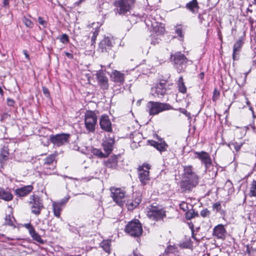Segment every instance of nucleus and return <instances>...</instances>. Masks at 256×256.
Here are the masks:
<instances>
[{
	"mask_svg": "<svg viewBox=\"0 0 256 256\" xmlns=\"http://www.w3.org/2000/svg\"><path fill=\"white\" fill-rule=\"evenodd\" d=\"M14 100L10 98H8L7 99V104L8 106H14Z\"/></svg>",
	"mask_w": 256,
	"mask_h": 256,
	"instance_id": "nucleus-55",
	"label": "nucleus"
},
{
	"mask_svg": "<svg viewBox=\"0 0 256 256\" xmlns=\"http://www.w3.org/2000/svg\"><path fill=\"white\" fill-rule=\"evenodd\" d=\"M142 201V194L140 193H136L134 196V200L128 205L132 209L136 207Z\"/></svg>",
	"mask_w": 256,
	"mask_h": 256,
	"instance_id": "nucleus-26",
	"label": "nucleus"
},
{
	"mask_svg": "<svg viewBox=\"0 0 256 256\" xmlns=\"http://www.w3.org/2000/svg\"><path fill=\"white\" fill-rule=\"evenodd\" d=\"M178 110L182 114H185L189 119L190 118V114L188 112V111L184 109V108H180L178 109Z\"/></svg>",
	"mask_w": 256,
	"mask_h": 256,
	"instance_id": "nucleus-50",
	"label": "nucleus"
},
{
	"mask_svg": "<svg viewBox=\"0 0 256 256\" xmlns=\"http://www.w3.org/2000/svg\"><path fill=\"white\" fill-rule=\"evenodd\" d=\"M226 234V229L222 224L215 226L213 230V235L219 239H224Z\"/></svg>",
	"mask_w": 256,
	"mask_h": 256,
	"instance_id": "nucleus-20",
	"label": "nucleus"
},
{
	"mask_svg": "<svg viewBox=\"0 0 256 256\" xmlns=\"http://www.w3.org/2000/svg\"><path fill=\"white\" fill-rule=\"evenodd\" d=\"M184 178L198 180V176L192 171V166H184Z\"/></svg>",
	"mask_w": 256,
	"mask_h": 256,
	"instance_id": "nucleus-18",
	"label": "nucleus"
},
{
	"mask_svg": "<svg viewBox=\"0 0 256 256\" xmlns=\"http://www.w3.org/2000/svg\"><path fill=\"white\" fill-rule=\"evenodd\" d=\"M97 124V116L93 111L88 110L85 114L84 124L88 132H94Z\"/></svg>",
	"mask_w": 256,
	"mask_h": 256,
	"instance_id": "nucleus-5",
	"label": "nucleus"
},
{
	"mask_svg": "<svg viewBox=\"0 0 256 256\" xmlns=\"http://www.w3.org/2000/svg\"><path fill=\"white\" fill-rule=\"evenodd\" d=\"M182 26L181 25H177L175 27V32L178 34V36L182 38L183 37V34L182 33Z\"/></svg>",
	"mask_w": 256,
	"mask_h": 256,
	"instance_id": "nucleus-42",
	"label": "nucleus"
},
{
	"mask_svg": "<svg viewBox=\"0 0 256 256\" xmlns=\"http://www.w3.org/2000/svg\"><path fill=\"white\" fill-rule=\"evenodd\" d=\"M252 250L251 248H250L248 246H246V252L248 254H250L251 251Z\"/></svg>",
	"mask_w": 256,
	"mask_h": 256,
	"instance_id": "nucleus-62",
	"label": "nucleus"
},
{
	"mask_svg": "<svg viewBox=\"0 0 256 256\" xmlns=\"http://www.w3.org/2000/svg\"><path fill=\"white\" fill-rule=\"evenodd\" d=\"M178 90L180 92L185 94L186 92V88L184 82L178 83Z\"/></svg>",
	"mask_w": 256,
	"mask_h": 256,
	"instance_id": "nucleus-41",
	"label": "nucleus"
},
{
	"mask_svg": "<svg viewBox=\"0 0 256 256\" xmlns=\"http://www.w3.org/2000/svg\"><path fill=\"white\" fill-rule=\"evenodd\" d=\"M219 94H220L219 92L215 90L214 92L213 100H214L215 97L218 96Z\"/></svg>",
	"mask_w": 256,
	"mask_h": 256,
	"instance_id": "nucleus-59",
	"label": "nucleus"
},
{
	"mask_svg": "<svg viewBox=\"0 0 256 256\" xmlns=\"http://www.w3.org/2000/svg\"><path fill=\"white\" fill-rule=\"evenodd\" d=\"M140 167L143 168L144 169L145 168H146V170H148L150 169V166L149 164H144L142 166Z\"/></svg>",
	"mask_w": 256,
	"mask_h": 256,
	"instance_id": "nucleus-58",
	"label": "nucleus"
},
{
	"mask_svg": "<svg viewBox=\"0 0 256 256\" xmlns=\"http://www.w3.org/2000/svg\"><path fill=\"white\" fill-rule=\"evenodd\" d=\"M12 198L13 196L10 192L0 188V198L5 201H10L12 199Z\"/></svg>",
	"mask_w": 256,
	"mask_h": 256,
	"instance_id": "nucleus-27",
	"label": "nucleus"
},
{
	"mask_svg": "<svg viewBox=\"0 0 256 256\" xmlns=\"http://www.w3.org/2000/svg\"><path fill=\"white\" fill-rule=\"evenodd\" d=\"M180 208L184 211H186L188 210V206L186 202H182L180 204Z\"/></svg>",
	"mask_w": 256,
	"mask_h": 256,
	"instance_id": "nucleus-51",
	"label": "nucleus"
},
{
	"mask_svg": "<svg viewBox=\"0 0 256 256\" xmlns=\"http://www.w3.org/2000/svg\"><path fill=\"white\" fill-rule=\"evenodd\" d=\"M56 155L54 154H51L48 155L45 159H44V162L43 166H48L50 164H56Z\"/></svg>",
	"mask_w": 256,
	"mask_h": 256,
	"instance_id": "nucleus-28",
	"label": "nucleus"
},
{
	"mask_svg": "<svg viewBox=\"0 0 256 256\" xmlns=\"http://www.w3.org/2000/svg\"><path fill=\"white\" fill-rule=\"evenodd\" d=\"M170 58L178 72L180 73L184 71L188 62V60L184 54L178 52L172 54Z\"/></svg>",
	"mask_w": 256,
	"mask_h": 256,
	"instance_id": "nucleus-3",
	"label": "nucleus"
},
{
	"mask_svg": "<svg viewBox=\"0 0 256 256\" xmlns=\"http://www.w3.org/2000/svg\"><path fill=\"white\" fill-rule=\"evenodd\" d=\"M22 22L25 24V26L29 28H32L34 26V23L28 18L24 16L22 18Z\"/></svg>",
	"mask_w": 256,
	"mask_h": 256,
	"instance_id": "nucleus-38",
	"label": "nucleus"
},
{
	"mask_svg": "<svg viewBox=\"0 0 256 256\" xmlns=\"http://www.w3.org/2000/svg\"><path fill=\"white\" fill-rule=\"evenodd\" d=\"M138 170V178L140 182L143 185L147 184L150 180L149 171L144 170L143 168L139 167Z\"/></svg>",
	"mask_w": 256,
	"mask_h": 256,
	"instance_id": "nucleus-17",
	"label": "nucleus"
},
{
	"mask_svg": "<svg viewBox=\"0 0 256 256\" xmlns=\"http://www.w3.org/2000/svg\"><path fill=\"white\" fill-rule=\"evenodd\" d=\"M192 242L190 238L183 242L180 244V246L182 248H190L192 246Z\"/></svg>",
	"mask_w": 256,
	"mask_h": 256,
	"instance_id": "nucleus-37",
	"label": "nucleus"
},
{
	"mask_svg": "<svg viewBox=\"0 0 256 256\" xmlns=\"http://www.w3.org/2000/svg\"><path fill=\"white\" fill-rule=\"evenodd\" d=\"M198 180L184 178L180 182V187L183 192H190L198 184Z\"/></svg>",
	"mask_w": 256,
	"mask_h": 256,
	"instance_id": "nucleus-12",
	"label": "nucleus"
},
{
	"mask_svg": "<svg viewBox=\"0 0 256 256\" xmlns=\"http://www.w3.org/2000/svg\"><path fill=\"white\" fill-rule=\"evenodd\" d=\"M186 8L189 10L190 12H194L196 10H198V3L197 0H192L186 4Z\"/></svg>",
	"mask_w": 256,
	"mask_h": 256,
	"instance_id": "nucleus-29",
	"label": "nucleus"
},
{
	"mask_svg": "<svg viewBox=\"0 0 256 256\" xmlns=\"http://www.w3.org/2000/svg\"><path fill=\"white\" fill-rule=\"evenodd\" d=\"M147 216L150 218L158 221L166 216V212L162 208L151 206L148 210Z\"/></svg>",
	"mask_w": 256,
	"mask_h": 256,
	"instance_id": "nucleus-9",
	"label": "nucleus"
},
{
	"mask_svg": "<svg viewBox=\"0 0 256 256\" xmlns=\"http://www.w3.org/2000/svg\"><path fill=\"white\" fill-rule=\"evenodd\" d=\"M28 204L30 206L32 212L36 216L40 214L42 210L44 208L42 200L38 196H30Z\"/></svg>",
	"mask_w": 256,
	"mask_h": 256,
	"instance_id": "nucleus-6",
	"label": "nucleus"
},
{
	"mask_svg": "<svg viewBox=\"0 0 256 256\" xmlns=\"http://www.w3.org/2000/svg\"><path fill=\"white\" fill-rule=\"evenodd\" d=\"M12 0H3L2 2V6L8 8H9L10 5L9 2L10 1H12Z\"/></svg>",
	"mask_w": 256,
	"mask_h": 256,
	"instance_id": "nucleus-54",
	"label": "nucleus"
},
{
	"mask_svg": "<svg viewBox=\"0 0 256 256\" xmlns=\"http://www.w3.org/2000/svg\"><path fill=\"white\" fill-rule=\"evenodd\" d=\"M212 208L213 210H216V212H218L221 208V204L220 202H215L212 204Z\"/></svg>",
	"mask_w": 256,
	"mask_h": 256,
	"instance_id": "nucleus-46",
	"label": "nucleus"
},
{
	"mask_svg": "<svg viewBox=\"0 0 256 256\" xmlns=\"http://www.w3.org/2000/svg\"><path fill=\"white\" fill-rule=\"evenodd\" d=\"M58 38H59L60 42L64 44H66L69 42V38L66 34H62V36L58 37Z\"/></svg>",
	"mask_w": 256,
	"mask_h": 256,
	"instance_id": "nucleus-39",
	"label": "nucleus"
},
{
	"mask_svg": "<svg viewBox=\"0 0 256 256\" xmlns=\"http://www.w3.org/2000/svg\"><path fill=\"white\" fill-rule=\"evenodd\" d=\"M52 208L54 215L58 218H60L62 206H60V204H57L56 202H54L52 203Z\"/></svg>",
	"mask_w": 256,
	"mask_h": 256,
	"instance_id": "nucleus-30",
	"label": "nucleus"
},
{
	"mask_svg": "<svg viewBox=\"0 0 256 256\" xmlns=\"http://www.w3.org/2000/svg\"><path fill=\"white\" fill-rule=\"evenodd\" d=\"M66 56L70 59H72L74 58L73 55L68 52H64Z\"/></svg>",
	"mask_w": 256,
	"mask_h": 256,
	"instance_id": "nucleus-57",
	"label": "nucleus"
},
{
	"mask_svg": "<svg viewBox=\"0 0 256 256\" xmlns=\"http://www.w3.org/2000/svg\"><path fill=\"white\" fill-rule=\"evenodd\" d=\"M200 214L202 217L205 218L210 216V212L207 208H204L200 212Z\"/></svg>",
	"mask_w": 256,
	"mask_h": 256,
	"instance_id": "nucleus-45",
	"label": "nucleus"
},
{
	"mask_svg": "<svg viewBox=\"0 0 256 256\" xmlns=\"http://www.w3.org/2000/svg\"><path fill=\"white\" fill-rule=\"evenodd\" d=\"M135 0H115L114 4L116 12L120 16H128L130 14Z\"/></svg>",
	"mask_w": 256,
	"mask_h": 256,
	"instance_id": "nucleus-1",
	"label": "nucleus"
},
{
	"mask_svg": "<svg viewBox=\"0 0 256 256\" xmlns=\"http://www.w3.org/2000/svg\"><path fill=\"white\" fill-rule=\"evenodd\" d=\"M114 142V136H112L110 134L106 136L105 138L103 140L102 146L106 154L105 156L107 157L111 154L113 150Z\"/></svg>",
	"mask_w": 256,
	"mask_h": 256,
	"instance_id": "nucleus-10",
	"label": "nucleus"
},
{
	"mask_svg": "<svg viewBox=\"0 0 256 256\" xmlns=\"http://www.w3.org/2000/svg\"><path fill=\"white\" fill-rule=\"evenodd\" d=\"M177 252V248L174 246L170 245L166 249L164 254L168 256L171 254H175Z\"/></svg>",
	"mask_w": 256,
	"mask_h": 256,
	"instance_id": "nucleus-34",
	"label": "nucleus"
},
{
	"mask_svg": "<svg viewBox=\"0 0 256 256\" xmlns=\"http://www.w3.org/2000/svg\"><path fill=\"white\" fill-rule=\"evenodd\" d=\"M23 54H24V55L25 56V57L28 59V60H30V56H29V54H28L27 51L26 50H23Z\"/></svg>",
	"mask_w": 256,
	"mask_h": 256,
	"instance_id": "nucleus-61",
	"label": "nucleus"
},
{
	"mask_svg": "<svg viewBox=\"0 0 256 256\" xmlns=\"http://www.w3.org/2000/svg\"><path fill=\"white\" fill-rule=\"evenodd\" d=\"M113 200L120 206L124 205V192L120 189L116 188L114 192H112Z\"/></svg>",
	"mask_w": 256,
	"mask_h": 256,
	"instance_id": "nucleus-14",
	"label": "nucleus"
},
{
	"mask_svg": "<svg viewBox=\"0 0 256 256\" xmlns=\"http://www.w3.org/2000/svg\"><path fill=\"white\" fill-rule=\"evenodd\" d=\"M154 31L158 34H162L164 32V28L163 26H160L156 28V26L154 28Z\"/></svg>",
	"mask_w": 256,
	"mask_h": 256,
	"instance_id": "nucleus-49",
	"label": "nucleus"
},
{
	"mask_svg": "<svg viewBox=\"0 0 256 256\" xmlns=\"http://www.w3.org/2000/svg\"><path fill=\"white\" fill-rule=\"evenodd\" d=\"M24 227L28 230L29 234L34 230V226L30 223L25 224Z\"/></svg>",
	"mask_w": 256,
	"mask_h": 256,
	"instance_id": "nucleus-52",
	"label": "nucleus"
},
{
	"mask_svg": "<svg viewBox=\"0 0 256 256\" xmlns=\"http://www.w3.org/2000/svg\"><path fill=\"white\" fill-rule=\"evenodd\" d=\"M249 196H256V180H253L250 188Z\"/></svg>",
	"mask_w": 256,
	"mask_h": 256,
	"instance_id": "nucleus-35",
	"label": "nucleus"
},
{
	"mask_svg": "<svg viewBox=\"0 0 256 256\" xmlns=\"http://www.w3.org/2000/svg\"><path fill=\"white\" fill-rule=\"evenodd\" d=\"M130 256H143L140 254L138 253L134 250L132 254L130 255Z\"/></svg>",
	"mask_w": 256,
	"mask_h": 256,
	"instance_id": "nucleus-60",
	"label": "nucleus"
},
{
	"mask_svg": "<svg viewBox=\"0 0 256 256\" xmlns=\"http://www.w3.org/2000/svg\"><path fill=\"white\" fill-rule=\"evenodd\" d=\"M70 134L66 133H62L56 134H52L50 136V140L54 146H60L69 142Z\"/></svg>",
	"mask_w": 256,
	"mask_h": 256,
	"instance_id": "nucleus-7",
	"label": "nucleus"
},
{
	"mask_svg": "<svg viewBox=\"0 0 256 256\" xmlns=\"http://www.w3.org/2000/svg\"><path fill=\"white\" fill-rule=\"evenodd\" d=\"M70 198V196H67L64 198H62L60 202H57V204H60V206H62L63 205L65 204Z\"/></svg>",
	"mask_w": 256,
	"mask_h": 256,
	"instance_id": "nucleus-48",
	"label": "nucleus"
},
{
	"mask_svg": "<svg viewBox=\"0 0 256 256\" xmlns=\"http://www.w3.org/2000/svg\"><path fill=\"white\" fill-rule=\"evenodd\" d=\"M99 31L98 30H95L92 32V35L91 37V45L94 46L96 43V37L98 34Z\"/></svg>",
	"mask_w": 256,
	"mask_h": 256,
	"instance_id": "nucleus-40",
	"label": "nucleus"
},
{
	"mask_svg": "<svg viewBox=\"0 0 256 256\" xmlns=\"http://www.w3.org/2000/svg\"><path fill=\"white\" fill-rule=\"evenodd\" d=\"M110 240H104L100 244V246L107 253H110Z\"/></svg>",
	"mask_w": 256,
	"mask_h": 256,
	"instance_id": "nucleus-32",
	"label": "nucleus"
},
{
	"mask_svg": "<svg viewBox=\"0 0 256 256\" xmlns=\"http://www.w3.org/2000/svg\"><path fill=\"white\" fill-rule=\"evenodd\" d=\"M189 226H190V228L191 229L192 232L193 234L194 232V224H189Z\"/></svg>",
	"mask_w": 256,
	"mask_h": 256,
	"instance_id": "nucleus-64",
	"label": "nucleus"
},
{
	"mask_svg": "<svg viewBox=\"0 0 256 256\" xmlns=\"http://www.w3.org/2000/svg\"><path fill=\"white\" fill-rule=\"evenodd\" d=\"M100 128L107 132L112 131V122L108 116L106 115H102L100 120Z\"/></svg>",
	"mask_w": 256,
	"mask_h": 256,
	"instance_id": "nucleus-13",
	"label": "nucleus"
},
{
	"mask_svg": "<svg viewBox=\"0 0 256 256\" xmlns=\"http://www.w3.org/2000/svg\"><path fill=\"white\" fill-rule=\"evenodd\" d=\"M195 154L196 155V158L200 159L202 162L204 164L206 170L209 168L212 165V159L206 152L204 151L196 152Z\"/></svg>",
	"mask_w": 256,
	"mask_h": 256,
	"instance_id": "nucleus-11",
	"label": "nucleus"
},
{
	"mask_svg": "<svg viewBox=\"0 0 256 256\" xmlns=\"http://www.w3.org/2000/svg\"><path fill=\"white\" fill-rule=\"evenodd\" d=\"M243 44L244 42L242 40L240 39L234 44L232 52V59L234 60H236L238 59L239 52L241 50Z\"/></svg>",
	"mask_w": 256,
	"mask_h": 256,
	"instance_id": "nucleus-21",
	"label": "nucleus"
},
{
	"mask_svg": "<svg viewBox=\"0 0 256 256\" xmlns=\"http://www.w3.org/2000/svg\"><path fill=\"white\" fill-rule=\"evenodd\" d=\"M242 144H234V148L236 151H238L241 148Z\"/></svg>",
	"mask_w": 256,
	"mask_h": 256,
	"instance_id": "nucleus-56",
	"label": "nucleus"
},
{
	"mask_svg": "<svg viewBox=\"0 0 256 256\" xmlns=\"http://www.w3.org/2000/svg\"><path fill=\"white\" fill-rule=\"evenodd\" d=\"M198 214L197 212H195L193 209L188 210L186 213V218L187 220H191L195 216H198Z\"/></svg>",
	"mask_w": 256,
	"mask_h": 256,
	"instance_id": "nucleus-33",
	"label": "nucleus"
},
{
	"mask_svg": "<svg viewBox=\"0 0 256 256\" xmlns=\"http://www.w3.org/2000/svg\"><path fill=\"white\" fill-rule=\"evenodd\" d=\"M124 230L126 233L134 237L140 236L142 232V224L138 220L130 222L126 225Z\"/></svg>",
	"mask_w": 256,
	"mask_h": 256,
	"instance_id": "nucleus-4",
	"label": "nucleus"
},
{
	"mask_svg": "<svg viewBox=\"0 0 256 256\" xmlns=\"http://www.w3.org/2000/svg\"><path fill=\"white\" fill-rule=\"evenodd\" d=\"M172 109V106L167 103L150 101L146 104V111L150 116H154L164 111Z\"/></svg>",
	"mask_w": 256,
	"mask_h": 256,
	"instance_id": "nucleus-2",
	"label": "nucleus"
},
{
	"mask_svg": "<svg viewBox=\"0 0 256 256\" xmlns=\"http://www.w3.org/2000/svg\"><path fill=\"white\" fill-rule=\"evenodd\" d=\"M30 234L34 240L40 244H44V241L42 239L40 236L36 232L35 230L30 233Z\"/></svg>",
	"mask_w": 256,
	"mask_h": 256,
	"instance_id": "nucleus-31",
	"label": "nucleus"
},
{
	"mask_svg": "<svg viewBox=\"0 0 256 256\" xmlns=\"http://www.w3.org/2000/svg\"><path fill=\"white\" fill-rule=\"evenodd\" d=\"M111 78L114 82L121 84L124 82V74L114 70L111 74Z\"/></svg>",
	"mask_w": 256,
	"mask_h": 256,
	"instance_id": "nucleus-23",
	"label": "nucleus"
},
{
	"mask_svg": "<svg viewBox=\"0 0 256 256\" xmlns=\"http://www.w3.org/2000/svg\"><path fill=\"white\" fill-rule=\"evenodd\" d=\"M198 78H200L201 80H202L204 78V72H202L198 74Z\"/></svg>",
	"mask_w": 256,
	"mask_h": 256,
	"instance_id": "nucleus-63",
	"label": "nucleus"
},
{
	"mask_svg": "<svg viewBox=\"0 0 256 256\" xmlns=\"http://www.w3.org/2000/svg\"><path fill=\"white\" fill-rule=\"evenodd\" d=\"M38 21L40 24L42 25L44 28H46L47 26V22L44 20L41 16L38 18Z\"/></svg>",
	"mask_w": 256,
	"mask_h": 256,
	"instance_id": "nucleus-47",
	"label": "nucleus"
},
{
	"mask_svg": "<svg viewBox=\"0 0 256 256\" xmlns=\"http://www.w3.org/2000/svg\"><path fill=\"white\" fill-rule=\"evenodd\" d=\"M120 158V154L113 155L106 162V166L108 168H116L117 166L118 159Z\"/></svg>",
	"mask_w": 256,
	"mask_h": 256,
	"instance_id": "nucleus-24",
	"label": "nucleus"
},
{
	"mask_svg": "<svg viewBox=\"0 0 256 256\" xmlns=\"http://www.w3.org/2000/svg\"><path fill=\"white\" fill-rule=\"evenodd\" d=\"M33 190V186L32 185L26 186L15 190L16 194L20 197H24L28 196Z\"/></svg>",
	"mask_w": 256,
	"mask_h": 256,
	"instance_id": "nucleus-19",
	"label": "nucleus"
},
{
	"mask_svg": "<svg viewBox=\"0 0 256 256\" xmlns=\"http://www.w3.org/2000/svg\"><path fill=\"white\" fill-rule=\"evenodd\" d=\"M166 82L164 80L160 82L156 86L152 88V91H154L158 97L164 96L166 92Z\"/></svg>",
	"mask_w": 256,
	"mask_h": 256,
	"instance_id": "nucleus-16",
	"label": "nucleus"
},
{
	"mask_svg": "<svg viewBox=\"0 0 256 256\" xmlns=\"http://www.w3.org/2000/svg\"><path fill=\"white\" fill-rule=\"evenodd\" d=\"M96 76L100 88L103 90H107L108 88V78L105 74L102 72H98L96 73Z\"/></svg>",
	"mask_w": 256,
	"mask_h": 256,
	"instance_id": "nucleus-15",
	"label": "nucleus"
},
{
	"mask_svg": "<svg viewBox=\"0 0 256 256\" xmlns=\"http://www.w3.org/2000/svg\"><path fill=\"white\" fill-rule=\"evenodd\" d=\"M148 142L150 146L156 148L160 152L166 151V148L168 147V144L164 141L158 142L155 140H149Z\"/></svg>",
	"mask_w": 256,
	"mask_h": 256,
	"instance_id": "nucleus-22",
	"label": "nucleus"
},
{
	"mask_svg": "<svg viewBox=\"0 0 256 256\" xmlns=\"http://www.w3.org/2000/svg\"><path fill=\"white\" fill-rule=\"evenodd\" d=\"M56 164L43 166V173L45 175H51L56 173Z\"/></svg>",
	"mask_w": 256,
	"mask_h": 256,
	"instance_id": "nucleus-25",
	"label": "nucleus"
},
{
	"mask_svg": "<svg viewBox=\"0 0 256 256\" xmlns=\"http://www.w3.org/2000/svg\"><path fill=\"white\" fill-rule=\"evenodd\" d=\"M42 92H43V94H44V96L48 98L50 96V94L49 90H48V88H46V86L42 87Z\"/></svg>",
	"mask_w": 256,
	"mask_h": 256,
	"instance_id": "nucleus-53",
	"label": "nucleus"
},
{
	"mask_svg": "<svg viewBox=\"0 0 256 256\" xmlns=\"http://www.w3.org/2000/svg\"><path fill=\"white\" fill-rule=\"evenodd\" d=\"M8 155L9 152L6 150L5 148L2 150L0 153V156L3 160H6V158L8 157Z\"/></svg>",
	"mask_w": 256,
	"mask_h": 256,
	"instance_id": "nucleus-44",
	"label": "nucleus"
},
{
	"mask_svg": "<svg viewBox=\"0 0 256 256\" xmlns=\"http://www.w3.org/2000/svg\"><path fill=\"white\" fill-rule=\"evenodd\" d=\"M14 219V218H11V216L8 215L6 216L5 218V224L9 226H13V220Z\"/></svg>",
	"mask_w": 256,
	"mask_h": 256,
	"instance_id": "nucleus-43",
	"label": "nucleus"
},
{
	"mask_svg": "<svg viewBox=\"0 0 256 256\" xmlns=\"http://www.w3.org/2000/svg\"><path fill=\"white\" fill-rule=\"evenodd\" d=\"M114 44V40L112 38L104 37L99 44L98 50L102 52L112 54Z\"/></svg>",
	"mask_w": 256,
	"mask_h": 256,
	"instance_id": "nucleus-8",
	"label": "nucleus"
},
{
	"mask_svg": "<svg viewBox=\"0 0 256 256\" xmlns=\"http://www.w3.org/2000/svg\"><path fill=\"white\" fill-rule=\"evenodd\" d=\"M92 152L95 156H98L99 158H103L107 157L105 156V154L103 153L102 150L98 148H93L92 150Z\"/></svg>",
	"mask_w": 256,
	"mask_h": 256,
	"instance_id": "nucleus-36",
	"label": "nucleus"
}]
</instances>
